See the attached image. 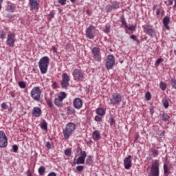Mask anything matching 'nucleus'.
Listing matches in <instances>:
<instances>
[{"mask_svg":"<svg viewBox=\"0 0 176 176\" xmlns=\"http://www.w3.org/2000/svg\"><path fill=\"white\" fill-rule=\"evenodd\" d=\"M58 2L64 6V5H67V0H58Z\"/></svg>","mask_w":176,"mask_h":176,"instance_id":"nucleus-45","label":"nucleus"},{"mask_svg":"<svg viewBox=\"0 0 176 176\" xmlns=\"http://www.w3.org/2000/svg\"><path fill=\"white\" fill-rule=\"evenodd\" d=\"M168 3H167V6H171V5H173V3H174V1L173 0H168Z\"/></svg>","mask_w":176,"mask_h":176,"instance_id":"nucleus-54","label":"nucleus"},{"mask_svg":"<svg viewBox=\"0 0 176 176\" xmlns=\"http://www.w3.org/2000/svg\"><path fill=\"white\" fill-rule=\"evenodd\" d=\"M107 12H112V10H113V7L112 6H107Z\"/></svg>","mask_w":176,"mask_h":176,"instance_id":"nucleus-50","label":"nucleus"},{"mask_svg":"<svg viewBox=\"0 0 176 176\" xmlns=\"http://www.w3.org/2000/svg\"><path fill=\"white\" fill-rule=\"evenodd\" d=\"M1 108H2L3 109H8V108H9V106H8V104H6V103L3 102V103L1 104Z\"/></svg>","mask_w":176,"mask_h":176,"instance_id":"nucleus-48","label":"nucleus"},{"mask_svg":"<svg viewBox=\"0 0 176 176\" xmlns=\"http://www.w3.org/2000/svg\"><path fill=\"white\" fill-rule=\"evenodd\" d=\"M150 112H151V115H153V113H155V110L153 109H151Z\"/></svg>","mask_w":176,"mask_h":176,"instance_id":"nucleus-63","label":"nucleus"},{"mask_svg":"<svg viewBox=\"0 0 176 176\" xmlns=\"http://www.w3.org/2000/svg\"><path fill=\"white\" fill-rule=\"evenodd\" d=\"M110 102L112 105H120L122 102V96L118 93L113 94L110 98Z\"/></svg>","mask_w":176,"mask_h":176,"instance_id":"nucleus-9","label":"nucleus"},{"mask_svg":"<svg viewBox=\"0 0 176 176\" xmlns=\"http://www.w3.org/2000/svg\"><path fill=\"white\" fill-rule=\"evenodd\" d=\"M162 23L166 30H170V26H168V24H170V17L165 16L162 20Z\"/></svg>","mask_w":176,"mask_h":176,"instance_id":"nucleus-21","label":"nucleus"},{"mask_svg":"<svg viewBox=\"0 0 176 176\" xmlns=\"http://www.w3.org/2000/svg\"><path fill=\"white\" fill-rule=\"evenodd\" d=\"M138 138H140V135H137L135 136L134 142H137V140H138Z\"/></svg>","mask_w":176,"mask_h":176,"instance_id":"nucleus-62","label":"nucleus"},{"mask_svg":"<svg viewBox=\"0 0 176 176\" xmlns=\"http://www.w3.org/2000/svg\"><path fill=\"white\" fill-rule=\"evenodd\" d=\"M31 97L32 98H34V101H41V94H42V91L41 90V87H34L31 92Z\"/></svg>","mask_w":176,"mask_h":176,"instance_id":"nucleus-5","label":"nucleus"},{"mask_svg":"<svg viewBox=\"0 0 176 176\" xmlns=\"http://www.w3.org/2000/svg\"><path fill=\"white\" fill-rule=\"evenodd\" d=\"M96 113L99 116H104L105 115V110L102 108H98L96 109Z\"/></svg>","mask_w":176,"mask_h":176,"instance_id":"nucleus-24","label":"nucleus"},{"mask_svg":"<svg viewBox=\"0 0 176 176\" xmlns=\"http://www.w3.org/2000/svg\"><path fill=\"white\" fill-rule=\"evenodd\" d=\"M145 97L147 101H150L151 98H152V95H151V92H146L145 94Z\"/></svg>","mask_w":176,"mask_h":176,"instance_id":"nucleus-35","label":"nucleus"},{"mask_svg":"<svg viewBox=\"0 0 176 176\" xmlns=\"http://www.w3.org/2000/svg\"><path fill=\"white\" fill-rule=\"evenodd\" d=\"M8 146V137L3 131H0V148H6Z\"/></svg>","mask_w":176,"mask_h":176,"instance_id":"nucleus-11","label":"nucleus"},{"mask_svg":"<svg viewBox=\"0 0 176 176\" xmlns=\"http://www.w3.org/2000/svg\"><path fill=\"white\" fill-rule=\"evenodd\" d=\"M109 120H111L110 121V126H113V123H115V120L113 118H110Z\"/></svg>","mask_w":176,"mask_h":176,"instance_id":"nucleus-53","label":"nucleus"},{"mask_svg":"<svg viewBox=\"0 0 176 176\" xmlns=\"http://www.w3.org/2000/svg\"><path fill=\"white\" fill-rule=\"evenodd\" d=\"M160 119H161V120L163 122H170V116H168L167 113L162 111L160 113Z\"/></svg>","mask_w":176,"mask_h":176,"instance_id":"nucleus-18","label":"nucleus"},{"mask_svg":"<svg viewBox=\"0 0 176 176\" xmlns=\"http://www.w3.org/2000/svg\"><path fill=\"white\" fill-rule=\"evenodd\" d=\"M12 151L14 153H17V151H19V146L16 144L13 145Z\"/></svg>","mask_w":176,"mask_h":176,"instance_id":"nucleus-41","label":"nucleus"},{"mask_svg":"<svg viewBox=\"0 0 176 176\" xmlns=\"http://www.w3.org/2000/svg\"><path fill=\"white\" fill-rule=\"evenodd\" d=\"M54 102L56 107H58L59 108H63V100H61L58 98H55Z\"/></svg>","mask_w":176,"mask_h":176,"instance_id":"nucleus-22","label":"nucleus"},{"mask_svg":"<svg viewBox=\"0 0 176 176\" xmlns=\"http://www.w3.org/2000/svg\"><path fill=\"white\" fill-rule=\"evenodd\" d=\"M73 105L74 108H76V109H80V108L83 107V101L82 100V99L76 98L73 102Z\"/></svg>","mask_w":176,"mask_h":176,"instance_id":"nucleus-17","label":"nucleus"},{"mask_svg":"<svg viewBox=\"0 0 176 176\" xmlns=\"http://www.w3.org/2000/svg\"><path fill=\"white\" fill-rule=\"evenodd\" d=\"M50 61V58H49V57L47 56H43L40 59L38 62V67L43 75L46 74V72H47V68L49 67Z\"/></svg>","mask_w":176,"mask_h":176,"instance_id":"nucleus-1","label":"nucleus"},{"mask_svg":"<svg viewBox=\"0 0 176 176\" xmlns=\"http://www.w3.org/2000/svg\"><path fill=\"white\" fill-rule=\"evenodd\" d=\"M32 113L33 116L39 118V116L42 115V109L39 107H34Z\"/></svg>","mask_w":176,"mask_h":176,"instance_id":"nucleus-19","label":"nucleus"},{"mask_svg":"<svg viewBox=\"0 0 176 176\" xmlns=\"http://www.w3.org/2000/svg\"><path fill=\"white\" fill-rule=\"evenodd\" d=\"M6 33H5L3 31L0 32V38L1 39H6Z\"/></svg>","mask_w":176,"mask_h":176,"instance_id":"nucleus-36","label":"nucleus"},{"mask_svg":"<svg viewBox=\"0 0 176 176\" xmlns=\"http://www.w3.org/2000/svg\"><path fill=\"white\" fill-rule=\"evenodd\" d=\"M94 119L96 122H101V120H102L101 116H96Z\"/></svg>","mask_w":176,"mask_h":176,"instance_id":"nucleus-44","label":"nucleus"},{"mask_svg":"<svg viewBox=\"0 0 176 176\" xmlns=\"http://www.w3.org/2000/svg\"><path fill=\"white\" fill-rule=\"evenodd\" d=\"M162 104L166 109H167V108H168L170 105V104L168 103V100H167V98H166L162 100Z\"/></svg>","mask_w":176,"mask_h":176,"instance_id":"nucleus-30","label":"nucleus"},{"mask_svg":"<svg viewBox=\"0 0 176 176\" xmlns=\"http://www.w3.org/2000/svg\"><path fill=\"white\" fill-rule=\"evenodd\" d=\"M27 175L28 176H32V173L31 172V170L30 169H28V171H27Z\"/></svg>","mask_w":176,"mask_h":176,"instance_id":"nucleus-58","label":"nucleus"},{"mask_svg":"<svg viewBox=\"0 0 176 176\" xmlns=\"http://www.w3.org/2000/svg\"><path fill=\"white\" fill-rule=\"evenodd\" d=\"M47 176H57V174L54 172H51L48 174Z\"/></svg>","mask_w":176,"mask_h":176,"instance_id":"nucleus-56","label":"nucleus"},{"mask_svg":"<svg viewBox=\"0 0 176 176\" xmlns=\"http://www.w3.org/2000/svg\"><path fill=\"white\" fill-rule=\"evenodd\" d=\"M14 9H16V6L14 4H9L7 6V10L8 12H10L11 13H13V12H14Z\"/></svg>","mask_w":176,"mask_h":176,"instance_id":"nucleus-25","label":"nucleus"},{"mask_svg":"<svg viewBox=\"0 0 176 176\" xmlns=\"http://www.w3.org/2000/svg\"><path fill=\"white\" fill-rule=\"evenodd\" d=\"M41 129H42L43 130H45V131H47V122H46V120H43L41 124Z\"/></svg>","mask_w":176,"mask_h":176,"instance_id":"nucleus-23","label":"nucleus"},{"mask_svg":"<svg viewBox=\"0 0 176 176\" xmlns=\"http://www.w3.org/2000/svg\"><path fill=\"white\" fill-rule=\"evenodd\" d=\"M121 22L123 24V25H125V27H126V28H128L127 26V23L126 22V19H124V16H121Z\"/></svg>","mask_w":176,"mask_h":176,"instance_id":"nucleus-39","label":"nucleus"},{"mask_svg":"<svg viewBox=\"0 0 176 176\" xmlns=\"http://www.w3.org/2000/svg\"><path fill=\"white\" fill-rule=\"evenodd\" d=\"M156 10H157L156 14H157V16H159V14H160V9L157 8Z\"/></svg>","mask_w":176,"mask_h":176,"instance_id":"nucleus-61","label":"nucleus"},{"mask_svg":"<svg viewBox=\"0 0 176 176\" xmlns=\"http://www.w3.org/2000/svg\"><path fill=\"white\" fill-rule=\"evenodd\" d=\"M113 65H115V56L113 55H109L106 60L105 67L107 69L109 70L112 69Z\"/></svg>","mask_w":176,"mask_h":176,"instance_id":"nucleus-10","label":"nucleus"},{"mask_svg":"<svg viewBox=\"0 0 176 176\" xmlns=\"http://www.w3.org/2000/svg\"><path fill=\"white\" fill-rule=\"evenodd\" d=\"M164 174H165L166 176H168V174H170V171L168 170V165L164 164Z\"/></svg>","mask_w":176,"mask_h":176,"instance_id":"nucleus-29","label":"nucleus"},{"mask_svg":"<svg viewBox=\"0 0 176 176\" xmlns=\"http://www.w3.org/2000/svg\"><path fill=\"white\" fill-rule=\"evenodd\" d=\"M76 170L78 171H83V170H85V166H83L82 165H78L76 167Z\"/></svg>","mask_w":176,"mask_h":176,"instance_id":"nucleus-43","label":"nucleus"},{"mask_svg":"<svg viewBox=\"0 0 176 176\" xmlns=\"http://www.w3.org/2000/svg\"><path fill=\"white\" fill-rule=\"evenodd\" d=\"M73 76L76 80H83L85 74L78 69H75L73 71Z\"/></svg>","mask_w":176,"mask_h":176,"instance_id":"nucleus-14","label":"nucleus"},{"mask_svg":"<svg viewBox=\"0 0 176 176\" xmlns=\"http://www.w3.org/2000/svg\"><path fill=\"white\" fill-rule=\"evenodd\" d=\"M45 171H46V169L45 168L44 166H41L38 168V173L40 174V175H44Z\"/></svg>","mask_w":176,"mask_h":176,"instance_id":"nucleus-33","label":"nucleus"},{"mask_svg":"<svg viewBox=\"0 0 176 176\" xmlns=\"http://www.w3.org/2000/svg\"><path fill=\"white\" fill-rule=\"evenodd\" d=\"M131 39H133V41H135L138 45H140V40L137 38V36L135 35H132L130 36Z\"/></svg>","mask_w":176,"mask_h":176,"instance_id":"nucleus-38","label":"nucleus"},{"mask_svg":"<svg viewBox=\"0 0 176 176\" xmlns=\"http://www.w3.org/2000/svg\"><path fill=\"white\" fill-rule=\"evenodd\" d=\"M163 63V58H158L156 61L157 65H160V63Z\"/></svg>","mask_w":176,"mask_h":176,"instance_id":"nucleus-49","label":"nucleus"},{"mask_svg":"<svg viewBox=\"0 0 176 176\" xmlns=\"http://www.w3.org/2000/svg\"><path fill=\"white\" fill-rule=\"evenodd\" d=\"M86 13H87V14H89V16H90V14H91V12H90V10H86Z\"/></svg>","mask_w":176,"mask_h":176,"instance_id":"nucleus-64","label":"nucleus"},{"mask_svg":"<svg viewBox=\"0 0 176 176\" xmlns=\"http://www.w3.org/2000/svg\"><path fill=\"white\" fill-rule=\"evenodd\" d=\"M159 160H154L152 162L151 171L148 176H159L160 174V166Z\"/></svg>","mask_w":176,"mask_h":176,"instance_id":"nucleus-3","label":"nucleus"},{"mask_svg":"<svg viewBox=\"0 0 176 176\" xmlns=\"http://www.w3.org/2000/svg\"><path fill=\"white\" fill-rule=\"evenodd\" d=\"M92 138L94 141H98V140L101 138V134L100 133V131H94L92 133Z\"/></svg>","mask_w":176,"mask_h":176,"instance_id":"nucleus-20","label":"nucleus"},{"mask_svg":"<svg viewBox=\"0 0 176 176\" xmlns=\"http://www.w3.org/2000/svg\"><path fill=\"white\" fill-rule=\"evenodd\" d=\"M170 83L173 89H175L176 90V79L171 78Z\"/></svg>","mask_w":176,"mask_h":176,"instance_id":"nucleus-32","label":"nucleus"},{"mask_svg":"<svg viewBox=\"0 0 176 176\" xmlns=\"http://www.w3.org/2000/svg\"><path fill=\"white\" fill-rule=\"evenodd\" d=\"M96 32V27L91 25L87 30L85 35L88 39H94V34Z\"/></svg>","mask_w":176,"mask_h":176,"instance_id":"nucleus-12","label":"nucleus"},{"mask_svg":"<svg viewBox=\"0 0 176 176\" xmlns=\"http://www.w3.org/2000/svg\"><path fill=\"white\" fill-rule=\"evenodd\" d=\"M128 30H130V31H134V30H135V27L134 25H132L131 27H129Z\"/></svg>","mask_w":176,"mask_h":176,"instance_id":"nucleus-57","label":"nucleus"},{"mask_svg":"<svg viewBox=\"0 0 176 176\" xmlns=\"http://www.w3.org/2000/svg\"><path fill=\"white\" fill-rule=\"evenodd\" d=\"M19 86L21 89H25V82H24V81H20L19 82Z\"/></svg>","mask_w":176,"mask_h":176,"instance_id":"nucleus-37","label":"nucleus"},{"mask_svg":"<svg viewBox=\"0 0 176 176\" xmlns=\"http://www.w3.org/2000/svg\"><path fill=\"white\" fill-rule=\"evenodd\" d=\"M30 10H38L39 9V0H29Z\"/></svg>","mask_w":176,"mask_h":176,"instance_id":"nucleus-16","label":"nucleus"},{"mask_svg":"<svg viewBox=\"0 0 176 176\" xmlns=\"http://www.w3.org/2000/svg\"><path fill=\"white\" fill-rule=\"evenodd\" d=\"M111 6H113V9H119V5L116 3H113Z\"/></svg>","mask_w":176,"mask_h":176,"instance_id":"nucleus-55","label":"nucleus"},{"mask_svg":"<svg viewBox=\"0 0 176 176\" xmlns=\"http://www.w3.org/2000/svg\"><path fill=\"white\" fill-rule=\"evenodd\" d=\"M76 112V111H75V109L71 107H67V115H74V113H75Z\"/></svg>","mask_w":176,"mask_h":176,"instance_id":"nucleus-27","label":"nucleus"},{"mask_svg":"<svg viewBox=\"0 0 176 176\" xmlns=\"http://www.w3.org/2000/svg\"><path fill=\"white\" fill-rule=\"evenodd\" d=\"M93 58L96 63L101 62V51L98 47H94L91 50Z\"/></svg>","mask_w":176,"mask_h":176,"instance_id":"nucleus-6","label":"nucleus"},{"mask_svg":"<svg viewBox=\"0 0 176 176\" xmlns=\"http://www.w3.org/2000/svg\"><path fill=\"white\" fill-rule=\"evenodd\" d=\"M47 104L50 108H53V102H52V100H47Z\"/></svg>","mask_w":176,"mask_h":176,"instance_id":"nucleus-46","label":"nucleus"},{"mask_svg":"<svg viewBox=\"0 0 176 176\" xmlns=\"http://www.w3.org/2000/svg\"><path fill=\"white\" fill-rule=\"evenodd\" d=\"M132 157L131 155H129L128 157H125L124 160V166L126 170H130L131 168L132 164Z\"/></svg>","mask_w":176,"mask_h":176,"instance_id":"nucleus-15","label":"nucleus"},{"mask_svg":"<svg viewBox=\"0 0 176 176\" xmlns=\"http://www.w3.org/2000/svg\"><path fill=\"white\" fill-rule=\"evenodd\" d=\"M49 20L50 21H52V19H53V17H54V12H50V14H49Z\"/></svg>","mask_w":176,"mask_h":176,"instance_id":"nucleus-52","label":"nucleus"},{"mask_svg":"<svg viewBox=\"0 0 176 176\" xmlns=\"http://www.w3.org/2000/svg\"><path fill=\"white\" fill-rule=\"evenodd\" d=\"M104 32H105V34H109V32H111V25H106Z\"/></svg>","mask_w":176,"mask_h":176,"instance_id":"nucleus-34","label":"nucleus"},{"mask_svg":"<svg viewBox=\"0 0 176 176\" xmlns=\"http://www.w3.org/2000/svg\"><path fill=\"white\" fill-rule=\"evenodd\" d=\"M75 131V124L69 122L65 129L63 130V137L65 140H68L72 135V133Z\"/></svg>","mask_w":176,"mask_h":176,"instance_id":"nucleus-2","label":"nucleus"},{"mask_svg":"<svg viewBox=\"0 0 176 176\" xmlns=\"http://www.w3.org/2000/svg\"><path fill=\"white\" fill-rule=\"evenodd\" d=\"M16 43V35L14 33L8 34L6 44L10 47H14V43Z\"/></svg>","mask_w":176,"mask_h":176,"instance_id":"nucleus-13","label":"nucleus"},{"mask_svg":"<svg viewBox=\"0 0 176 176\" xmlns=\"http://www.w3.org/2000/svg\"><path fill=\"white\" fill-rule=\"evenodd\" d=\"M45 146L47 149H52V144H50V142H47Z\"/></svg>","mask_w":176,"mask_h":176,"instance_id":"nucleus-51","label":"nucleus"},{"mask_svg":"<svg viewBox=\"0 0 176 176\" xmlns=\"http://www.w3.org/2000/svg\"><path fill=\"white\" fill-rule=\"evenodd\" d=\"M52 52H54V53H57V48H56V47H52Z\"/></svg>","mask_w":176,"mask_h":176,"instance_id":"nucleus-60","label":"nucleus"},{"mask_svg":"<svg viewBox=\"0 0 176 176\" xmlns=\"http://www.w3.org/2000/svg\"><path fill=\"white\" fill-rule=\"evenodd\" d=\"M87 156V154L86 153V151H81L80 156L78 157L77 160L76 156L74 157L73 164H84Z\"/></svg>","mask_w":176,"mask_h":176,"instance_id":"nucleus-8","label":"nucleus"},{"mask_svg":"<svg viewBox=\"0 0 176 176\" xmlns=\"http://www.w3.org/2000/svg\"><path fill=\"white\" fill-rule=\"evenodd\" d=\"M160 87L163 91H164V90H166L167 87V85L166 84V82L162 81L160 84Z\"/></svg>","mask_w":176,"mask_h":176,"instance_id":"nucleus-31","label":"nucleus"},{"mask_svg":"<svg viewBox=\"0 0 176 176\" xmlns=\"http://www.w3.org/2000/svg\"><path fill=\"white\" fill-rule=\"evenodd\" d=\"M10 94L11 97H12V98H14L15 96H14V91H10Z\"/></svg>","mask_w":176,"mask_h":176,"instance_id":"nucleus-59","label":"nucleus"},{"mask_svg":"<svg viewBox=\"0 0 176 176\" xmlns=\"http://www.w3.org/2000/svg\"><path fill=\"white\" fill-rule=\"evenodd\" d=\"M151 153L153 157H157V156H159V150L156 149L155 147L151 148Z\"/></svg>","mask_w":176,"mask_h":176,"instance_id":"nucleus-26","label":"nucleus"},{"mask_svg":"<svg viewBox=\"0 0 176 176\" xmlns=\"http://www.w3.org/2000/svg\"><path fill=\"white\" fill-rule=\"evenodd\" d=\"M60 85L62 89H65V90H67V89H68V87L69 86V76H68V74L64 73L62 75Z\"/></svg>","mask_w":176,"mask_h":176,"instance_id":"nucleus-7","label":"nucleus"},{"mask_svg":"<svg viewBox=\"0 0 176 176\" xmlns=\"http://www.w3.org/2000/svg\"><path fill=\"white\" fill-rule=\"evenodd\" d=\"M71 153H72L71 148H67L65 151V155H66V156H71Z\"/></svg>","mask_w":176,"mask_h":176,"instance_id":"nucleus-40","label":"nucleus"},{"mask_svg":"<svg viewBox=\"0 0 176 176\" xmlns=\"http://www.w3.org/2000/svg\"><path fill=\"white\" fill-rule=\"evenodd\" d=\"M67 98V94L65 92H60L58 95V98L62 101Z\"/></svg>","mask_w":176,"mask_h":176,"instance_id":"nucleus-28","label":"nucleus"},{"mask_svg":"<svg viewBox=\"0 0 176 176\" xmlns=\"http://www.w3.org/2000/svg\"><path fill=\"white\" fill-rule=\"evenodd\" d=\"M142 27H143V30L144 34H146V35H148L150 38L156 37V30H155V28H153V25H144Z\"/></svg>","mask_w":176,"mask_h":176,"instance_id":"nucleus-4","label":"nucleus"},{"mask_svg":"<svg viewBox=\"0 0 176 176\" xmlns=\"http://www.w3.org/2000/svg\"><path fill=\"white\" fill-rule=\"evenodd\" d=\"M87 164H91L93 163V160H91V156H89L88 158L86 160Z\"/></svg>","mask_w":176,"mask_h":176,"instance_id":"nucleus-42","label":"nucleus"},{"mask_svg":"<svg viewBox=\"0 0 176 176\" xmlns=\"http://www.w3.org/2000/svg\"><path fill=\"white\" fill-rule=\"evenodd\" d=\"M52 87L53 89H58L60 87L58 86V84L57 83V82H54L52 83Z\"/></svg>","mask_w":176,"mask_h":176,"instance_id":"nucleus-47","label":"nucleus"}]
</instances>
